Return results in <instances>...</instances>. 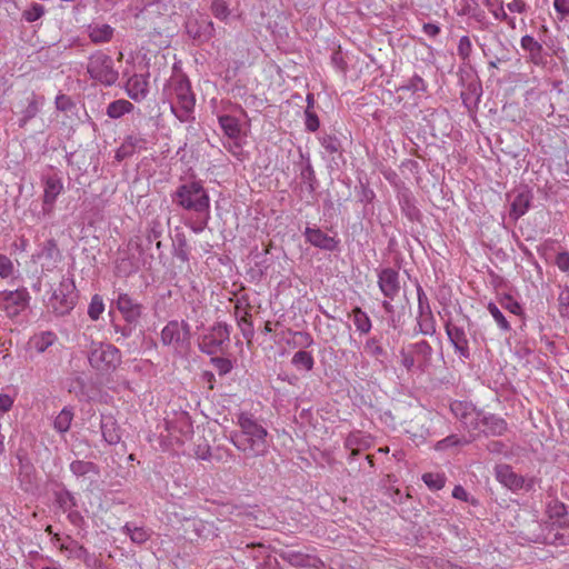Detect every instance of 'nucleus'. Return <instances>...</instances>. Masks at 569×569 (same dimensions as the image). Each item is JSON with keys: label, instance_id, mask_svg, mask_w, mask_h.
I'll return each instance as SVG.
<instances>
[{"label": "nucleus", "instance_id": "27", "mask_svg": "<svg viewBox=\"0 0 569 569\" xmlns=\"http://www.w3.org/2000/svg\"><path fill=\"white\" fill-rule=\"evenodd\" d=\"M149 83L144 76L133 74L126 83L128 96L134 101H142L149 92Z\"/></svg>", "mask_w": 569, "mask_h": 569}, {"label": "nucleus", "instance_id": "11", "mask_svg": "<svg viewBox=\"0 0 569 569\" xmlns=\"http://www.w3.org/2000/svg\"><path fill=\"white\" fill-rule=\"evenodd\" d=\"M378 287L386 298L382 301V309L386 313L392 315L395 312V308L391 305V301L399 295L401 286H400V277L398 270L387 267L382 268L378 271Z\"/></svg>", "mask_w": 569, "mask_h": 569}, {"label": "nucleus", "instance_id": "33", "mask_svg": "<svg viewBox=\"0 0 569 569\" xmlns=\"http://www.w3.org/2000/svg\"><path fill=\"white\" fill-rule=\"evenodd\" d=\"M223 133L231 140H239L241 136V126L239 119L230 114H222L218 118Z\"/></svg>", "mask_w": 569, "mask_h": 569}, {"label": "nucleus", "instance_id": "59", "mask_svg": "<svg viewBox=\"0 0 569 569\" xmlns=\"http://www.w3.org/2000/svg\"><path fill=\"white\" fill-rule=\"evenodd\" d=\"M423 482L431 490H440L445 487L446 478L439 473L428 472L422 476Z\"/></svg>", "mask_w": 569, "mask_h": 569}, {"label": "nucleus", "instance_id": "42", "mask_svg": "<svg viewBox=\"0 0 569 569\" xmlns=\"http://www.w3.org/2000/svg\"><path fill=\"white\" fill-rule=\"evenodd\" d=\"M133 104L124 99L114 100L107 107L109 118L119 119L133 110Z\"/></svg>", "mask_w": 569, "mask_h": 569}, {"label": "nucleus", "instance_id": "64", "mask_svg": "<svg viewBox=\"0 0 569 569\" xmlns=\"http://www.w3.org/2000/svg\"><path fill=\"white\" fill-rule=\"evenodd\" d=\"M315 343L312 336L307 331L293 332V345L300 348H309Z\"/></svg>", "mask_w": 569, "mask_h": 569}, {"label": "nucleus", "instance_id": "14", "mask_svg": "<svg viewBox=\"0 0 569 569\" xmlns=\"http://www.w3.org/2000/svg\"><path fill=\"white\" fill-rule=\"evenodd\" d=\"M186 32L197 46L209 42L216 34L214 23L204 16L190 18L186 22Z\"/></svg>", "mask_w": 569, "mask_h": 569}, {"label": "nucleus", "instance_id": "61", "mask_svg": "<svg viewBox=\"0 0 569 569\" xmlns=\"http://www.w3.org/2000/svg\"><path fill=\"white\" fill-rule=\"evenodd\" d=\"M418 297V315L432 312L429 299L419 282L416 284Z\"/></svg>", "mask_w": 569, "mask_h": 569}, {"label": "nucleus", "instance_id": "17", "mask_svg": "<svg viewBox=\"0 0 569 569\" xmlns=\"http://www.w3.org/2000/svg\"><path fill=\"white\" fill-rule=\"evenodd\" d=\"M42 210L44 214H50L59 194L63 191V182L57 173L43 174Z\"/></svg>", "mask_w": 569, "mask_h": 569}, {"label": "nucleus", "instance_id": "62", "mask_svg": "<svg viewBox=\"0 0 569 569\" xmlns=\"http://www.w3.org/2000/svg\"><path fill=\"white\" fill-rule=\"evenodd\" d=\"M210 361L220 376L229 373L233 368L232 361L228 358L212 357Z\"/></svg>", "mask_w": 569, "mask_h": 569}, {"label": "nucleus", "instance_id": "25", "mask_svg": "<svg viewBox=\"0 0 569 569\" xmlns=\"http://www.w3.org/2000/svg\"><path fill=\"white\" fill-rule=\"evenodd\" d=\"M479 425L483 426L482 433L491 437H500L508 430V423L503 418L483 411H481Z\"/></svg>", "mask_w": 569, "mask_h": 569}, {"label": "nucleus", "instance_id": "16", "mask_svg": "<svg viewBox=\"0 0 569 569\" xmlns=\"http://www.w3.org/2000/svg\"><path fill=\"white\" fill-rule=\"evenodd\" d=\"M278 556L292 567L323 569L325 562L313 553L296 550L293 548H283L278 551Z\"/></svg>", "mask_w": 569, "mask_h": 569}, {"label": "nucleus", "instance_id": "53", "mask_svg": "<svg viewBox=\"0 0 569 569\" xmlns=\"http://www.w3.org/2000/svg\"><path fill=\"white\" fill-rule=\"evenodd\" d=\"M60 548L62 550L69 551L71 557L79 559V560L87 561V559L90 556L88 549L84 546L79 545L78 541L72 540V539H70L69 546L61 545Z\"/></svg>", "mask_w": 569, "mask_h": 569}, {"label": "nucleus", "instance_id": "23", "mask_svg": "<svg viewBox=\"0 0 569 569\" xmlns=\"http://www.w3.org/2000/svg\"><path fill=\"white\" fill-rule=\"evenodd\" d=\"M147 149V140L141 134H129L116 150L114 159L118 162L131 157L137 151Z\"/></svg>", "mask_w": 569, "mask_h": 569}, {"label": "nucleus", "instance_id": "44", "mask_svg": "<svg viewBox=\"0 0 569 569\" xmlns=\"http://www.w3.org/2000/svg\"><path fill=\"white\" fill-rule=\"evenodd\" d=\"M473 440H475V437L466 438V437H460L458 435H450V436L439 440L436 443L435 449L440 451V450H446L451 447H462V446L471 443Z\"/></svg>", "mask_w": 569, "mask_h": 569}, {"label": "nucleus", "instance_id": "36", "mask_svg": "<svg viewBox=\"0 0 569 569\" xmlns=\"http://www.w3.org/2000/svg\"><path fill=\"white\" fill-rule=\"evenodd\" d=\"M351 318L356 330L360 335H368L371 331L372 322L368 313L360 307H355L351 311Z\"/></svg>", "mask_w": 569, "mask_h": 569}, {"label": "nucleus", "instance_id": "5", "mask_svg": "<svg viewBox=\"0 0 569 569\" xmlns=\"http://www.w3.org/2000/svg\"><path fill=\"white\" fill-rule=\"evenodd\" d=\"M447 337L455 349V353L462 361L471 359V347L468 335L471 336L473 343H477L476 332H472V322L468 316L461 320L448 319L445 322Z\"/></svg>", "mask_w": 569, "mask_h": 569}, {"label": "nucleus", "instance_id": "48", "mask_svg": "<svg viewBox=\"0 0 569 569\" xmlns=\"http://www.w3.org/2000/svg\"><path fill=\"white\" fill-rule=\"evenodd\" d=\"M365 351L381 362V358H385L387 356V351L381 346L380 338L376 336L367 339V341L365 342Z\"/></svg>", "mask_w": 569, "mask_h": 569}, {"label": "nucleus", "instance_id": "40", "mask_svg": "<svg viewBox=\"0 0 569 569\" xmlns=\"http://www.w3.org/2000/svg\"><path fill=\"white\" fill-rule=\"evenodd\" d=\"M416 331L420 332L423 336H433L437 331L436 329V319L432 312L421 313L417 316V327Z\"/></svg>", "mask_w": 569, "mask_h": 569}, {"label": "nucleus", "instance_id": "7", "mask_svg": "<svg viewBox=\"0 0 569 569\" xmlns=\"http://www.w3.org/2000/svg\"><path fill=\"white\" fill-rule=\"evenodd\" d=\"M144 249L139 238L130 239L123 249H119L114 261V272L118 277H129L143 264Z\"/></svg>", "mask_w": 569, "mask_h": 569}, {"label": "nucleus", "instance_id": "50", "mask_svg": "<svg viewBox=\"0 0 569 569\" xmlns=\"http://www.w3.org/2000/svg\"><path fill=\"white\" fill-rule=\"evenodd\" d=\"M40 257L57 262L61 258L60 250L54 239H48L42 243Z\"/></svg>", "mask_w": 569, "mask_h": 569}, {"label": "nucleus", "instance_id": "12", "mask_svg": "<svg viewBox=\"0 0 569 569\" xmlns=\"http://www.w3.org/2000/svg\"><path fill=\"white\" fill-rule=\"evenodd\" d=\"M30 300V293L24 287L0 291V309L10 319H14L26 311L29 308Z\"/></svg>", "mask_w": 569, "mask_h": 569}, {"label": "nucleus", "instance_id": "60", "mask_svg": "<svg viewBox=\"0 0 569 569\" xmlns=\"http://www.w3.org/2000/svg\"><path fill=\"white\" fill-rule=\"evenodd\" d=\"M46 12V9L42 4L31 3V6L26 9L22 13V17L28 22H34L39 20Z\"/></svg>", "mask_w": 569, "mask_h": 569}, {"label": "nucleus", "instance_id": "32", "mask_svg": "<svg viewBox=\"0 0 569 569\" xmlns=\"http://www.w3.org/2000/svg\"><path fill=\"white\" fill-rule=\"evenodd\" d=\"M460 16H467L473 19L482 29L487 27L488 22L486 12L481 9L477 0H460Z\"/></svg>", "mask_w": 569, "mask_h": 569}, {"label": "nucleus", "instance_id": "41", "mask_svg": "<svg viewBox=\"0 0 569 569\" xmlns=\"http://www.w3.org/2000/svg\"><path fill=\"white\" fill-rule=\"evenodd\" d=\"M121 530L123 533L130 537V540L133 543L137 545H142L150 538V533L147 529L143 527H137L132 522H127Z\"/></svg>", "mask_w": 569, "mask_h": 569}, {"label": "nucleus", "instance_id": "37", "mask_svg": "<svg viewBox=\"0 0 569 569\" xmlns=\"http://www.w3.org/2000/svg\"><path fill=\"white\" fill-rule=\"evenodd\" d=\"M54 501L57 506L63 511H68L73 508H78V500L74 497V495L67 489L66 487H62L60 490H57L53 492Z\"/></svg>", "mask_w": 569, "mask_h": 569}, {"label": "nucleus", "instance_id": "38", "mask_svg": "<svg viewBox=\"0 0 569 569\" xmlns=\"http://www.w3.org/2000/svg\"><path fill=\"white\" fill-rule=\"evenodd\" d=\"M321 147L329 153L335 154L337 153L339 158H342L343 154V147L341 139L336 136L335 133H327L325 132L319 138Z\"/></svg>", "mask_w": 569, "mask_h": 569}, {"label": "nucleus", "instance_id": "10", "mask_svg": "<svg viewBox=\"0 0 569 569\" xmlns=\"http://www.w3.org/2000/svg\"><path fill=\"white\" fill-rule=\"evenodd\" d=\"M190 329V325L184 320L169 321L161 330L162 345L179 352L188 350L191 340Z\"/></svg>", "mask_w": 569, "mask_h": 569}, {"label": "nucleus", "instance_id": "46", "mask_svg": "<svg viewBox=\"0 0 569 569\" xmlns=\"http://www.w3.org/2000/svg\"><path fill=\"white\" fill-rule=\"evenodd\" d=\"M68 391L74 395L79 400L88 398L87 383L81 376H76L68 380Z\"/></svg>", "mask_w": 569, "mask_h": 569}, {"label": "nucleus", "instance_id": "55", "mask_svg": "<svg viewBox=\"0 0 569 569\" xmlns=\"http://www.w3.org/2000/svg\"><path fill=\"white\" fill-rule=\"evenodd\" d=\"M547 512L550 519L560 520L567 516V506L559 500H551L547 505Z\"/></svg>", "mask_w": 569, "mask_h": 569}, {"label": "nucleus", "instance_id": "39", "mask_svg": "<svg viewBox=\"0 0 569 569\" xmlns=\"http://www.w3.org/2000/svg\"><path fill=\"white\" fill-rule=\"evenodd\" d=\"M73 417H74L73 408L70 407V406L64 407L59 412V415L54 418L53 428L59 433L68 432L70 427H71V422L73 420Z\"/></svg>", "mask_w": 569, "mask_h": 569}, {"label": "nucleus", "instance_id": "47", "mask_svg": "<svg viewBox=\"0 0 569 569\" xmlns=\"http://www.w3.org/2000/svg\"><path fill=\"white\" fill-rule=\"evenodd\" d=\"M56 340V333H53L52 331H43L40 335L33 337L32 343L38 352H44L49 347H51L54 343Z\"/></svg>", "mask_w": 569, "mask_h": 569}, {"label": "nucleus", "instance_id": "49", "mask_svg": "<svg viewBox=\"0 0 569 569\" xmlns=\"http://www.w3.org/2000/svg\"><path fill=\"white\" fill-rule=\"evenodd\" d=\"M428 84L427 82L417 73H415L407 83L400 86L397 90L398 91H410L412 93L418 92H427Z\"/></svg>", "mask_w": 569, "mask_h": 569}, {"label": "nucleus", "instance_id": "43", "mask_svg": "<svg viewBox=\"0 0 569 569\" xmlns=\"http://www.w3.org/2000/svg\"><path fill=\"white\" fill-rule=\"evenodd\" d=\"M291 365L297 370L311 371L315 366V359L311 352L299 350L292 356Z\"/></svg>", "mask_w": 569, "mask_h": 569}, {"label": "nucleus", "instance_id": "51", "mask_svg": "<svg viewBox=\"0 0 569 569\" xmlns=\"http://www.w3.org/2000/svg\"><path fill=\"white\" fill-rule=\"evenodd\" d=\"M239 319H237L238 321V326L242 332V336L250 340L253 335H254V329H253V322H252V316L250 313V311H243L242 315H239Z\"/></svg>", "mask_w": 569, "mask_h": 569}, {"label": "nucleus", "instance_id": "56", "mask_svg": "<svg viewBox=\"0 0 569 569\" xmlns=\"http://www.w3.org/2000/svg\"><path fill=\"white\" fill-rule=\"evenodd\" d=\"M104 310L103 299L100 295H94L88 307V316L91 320L96 321L100 318Z\"/></svg>", "mask_w": 569, "mask_h": 569}, {"label": "nucleus", "instance_id": "52", "mask_svg": "<svg viewBox=\"0 0 569 569\" xmlns=\"http://www.w3.org/2000/svg\"><path fill=\"white\" fill-rule=\"evenodd\" d=\"M162 231L163 230H162L161 222L157 219L151 220L148 223V228H147V234H146L147 241L149 243L157 241L156 246L158 249H160L161 241L159 240V238L162 236Z\"/></svg>", "mask_w": 569, "mask_h": 569}, {"label": "nucleus", "instance_id": "4", "mask_svg": "<svg viewBox=\"0 0 569 569\" xmlns=\"http://www.w3.org/2000/svg\"><path fill=\"white\" fill-rule=\"evenodd\" d=\"M87 358L90 367L101 376L114 372L122 362L121 351L113 345L92 341Z\"/></svg>", "mask_w": 569, "mask_h": 569}, {"label": "nucleus", "instance_id": "24", "mask_svg": "<svg viewBox=\"0 0 569 569\" xmlns=\"http://www.w3.org/2000/svg\"><path fill=\"white\" fill-rule=\"evenodd\" d=\"M521 48L528 53V59L535 66H543L547 62V52L542 44L532 36L526 34L520 39Z\"/></svg>", "mask_w": 569, "mask_h": 569}, {"label": "nucleus", "instance_id": "2", "mask_svg": "<svg viewBox=\"0 0 569 569\" xmlns=\"http://www.w3.org/2000/svg\"><path fill=\"white\" fill-rule=\"evenodd\" d=\"M164 93L170 100L171 111L181 122L193 120L196 94L192 91L191 82L186 73L173 74L167 86Z\"/></svg>", "mask_w": 569, "mask_h": 569}, {"label": "nucleus", "instance_id": "45", "mask_svg": "<svg viewBox=\"0 0 569 569\" xmlns=\"http://www.w3.org/2000/svg\"><path fill=\"white\" fill-rule=\"evenodd\" d=\"M173 257L181 262H189L190 252L184 234H177L173 242Z\"/></svg>", "mask_w": 569, "mask_h": 569}, {"label": "nucleus", "instance_id": "21", "mask_svg": "<svg viewBox=\"0 0 569 569\" xmlns=\"http://www.w3.org/2000/svg\"><path fill=\"white\" fill-rule=\"evenodd\" d=\"M303 237L307 243H310L320 250L336 251L339 249L340 240L336 237L329 236L316 226H307L303 231Z\"/></svg>", "mask_w": 569, "mask_h": 569}, {"label": "nucleus", "instance_id": "58", "mask_svg": "<svg viewBox=\"0 0 569 569\" xmlns=\"http://www.w3.org/2000/svg\"><path fill=\"white\" fill-rule=\"evenodd\" d=\"M457 52H458L459 58L463 62H469L471 53H472V43L468 36H462L459 39Z\"/></svg>", "mask_w": 569, "mask_h": 569}, {"label": "nucleus", "instance_id": "29", "mask_svg": "<svg viewBox=\"0 0 569 569\" xmlns=\"http://www.w3.org/2000/svg\"><path fill=\"white\" fill-rule=\"evenodd\" d=\"M463 87L465 89L460 93L463 104L469 110L477 108L482 96L481 82L478 79L472 78L467 84H463Z\"/></svg>", "mask_w": 569, "mask_h": 569}, {"label": "nucleus", "instance_id": "1", "mask_svg": "<svg viewBox=\"0 0 569 569\" xmlns=\"http://www.w3.org/2000/svg\"><path fill=\"white\" fill-rule=\"evenodd\" d=\"M238 425L240 431L232 432L230 437L236 448L249 457L264 456L268 450L267 429L247 412L238 416Z\"/></svg>", "mask_w": 569, "mask_h": 569}, {"label": "nucleus", "instance_id": "18", "mask_svg": "<svg viewBox=\"0 0 569 569\" xmlns=\"http://www.w3.org/2000/svg\"><path fill=\"white\" fill-rule=\"evenodd\" d=\"M112 303L122 315L126 322L138 323L141 316L143 306L134 298L126 292H118Z\"/></svg>", "mask_w": 569, "mask_h": 569}, {"label": "nucleus", "instance_id": "63", "mask_svg": "<svg viewBox=\"0 0 569 569\" xmlns=\"http://www.w3.org/2000/svg\"><path fill=\"white\" fill-rule=\"evenodd\" d=\"M54 104H56L57 110L62 111V112H68L76 108V103L73 102L71 97H69L64 93H59L56 97Z\"/></svg>", "mask_w": 569, "mask_h": 569}, {"label": "nucleus", "instance_id": "34", "mask_svg": "<svg viewBox=\"0 0 569 569\" xmlns=\"http://www.w3.org/2000/svg\"><path fill=\"white\" fill-rule=\"evenodd\" d=\"M69 468L71 473L77 478H83L89 475H93L96 477L100 476L99 466L92 461L73 460Z\"/></svg>", "mask_w": 569, "mask_h": 569}, {"label": "nucleus", "instance_id": "9", "mask_svg": "<svg viewBox=\"0 0 569 569\" xmlns=\"http://www.w3.org/2000/svg\"><path fill=\"white\" fill-rule=\"evenodd\" d=\"M77 299L74 280L70 277H62L59 287L53 290L49 299V306L57 316L61 317L74 308Z\"/></svg>", "mask_w": 569, "mask_h": 569}, {"label": "nucleus", "instance_id": "20", "mask_svg": "<svg viewBox=\"0 0 569 569\" xmlns=\"http://www.w3.org/2000/svg\"><path fill=\"white\" fill-rule=\"evenodd\" d=\"M301 161L298 163L300 173L299 177L301 179L302 184L299 187V196L302 198L303 193H307L310 197H313L316 190L319 186L318 179L316 177V172L311 164V160L309 154H305L300 152Z\"/></svg>", "mask_w": 569, "mask_h": 569}, {"label": "nucleus", "instance_id": "15", "mask_svg": "<svg viewBox=\"0 0 569 569\" xmlns=\"http://www.w3.org/2000/svg\"><path fill=\"white\" fill-rule=\"evenodd\" d=\"M17 479L19 487L23 492L32 493L38 488V475L36 467L27 453H18Z\"/></svg>", "mask_w": 569, "mask_h": 569}, {"label": "nucleus", "instance_id": "31", "mask_svg": "<svg viewBox=\"0 0 569 569\" xmlns=\"http://www.w3.org/2000/svg\"><path fill=\"white\" fill-rule=\"evenodd\" d=\"M100 429L102 438L108 445H117L120 442V428L112 416L101 417Z\"/></svg>", "mask_w": 569, "mask_h": 569}, {"label": "nucleus", "instance_id": "8", "mask_svg": "<svg viewBox=\"0 0 569 569\" xmlns=\"http://www.w3.org/2000/svg\"><path fill=\"white\" fill-rule=\"evenodd\" d=\"M113 64L111 56L98 50L89 57L87 72L91 79L110 87L114 84L119 78V72L114 69Z\"/></svg>", "mask_w": 569, "mask_h": 569}, {"label": "nucleus", "instance_id": "57", "mask_svg": "<svg viewBox=\"0 0 569 569\" xmlns=\"http://www.w3.org/2000/svg\"><path fill=\"white\" fill-rule=\"evenodd\" d=\"M489 313L492 316V318L496 320L499 328L503 331H510L511 327L509 321L506 319L501 310L495 305L493 302H489L487 307Z\"/></svg>", "mask_w": 569, "mask_h": 569}, {"label": "nucleus", "instance_id": "3", "mask_svg": "<svg viewBox=\"0 0 569 569\" xmlns=\"http://www.w3.org/2000/svg\"><path fill=\"white\" fill-rule=\"evenodd\" d=\"M171 200L177 207L189 212L207 213V211H210V197L199 180L181 183L171 193Z\"/></svg>", "mask_w": 569, "mask_h": 569}, {"label": "nucleus", "instance_id": "30", "mask_svg": "<svg viewBox=\"0 0 569 569\" xmlns=\"http://www.w3.org/2000/svg\"><path fill=\"white\" fill-rule=\"evenodd\" d=\"M88 37L94 44L108 43L114 36V28L108 23L92 22L87 27Z\"/></svg>", "mask_w": 569, "mask_h": 569}, {"label": "nucleus", "instance_id": "13", "mask_svg": "<svg viewBox=\"0 0 569 569\" xmlns=\"http://www.w3.org/2000/svg\"><path fill=\"white\" fill-rule=\"evenodd\" d=\"M230 341V327L224 322H218L202 337L199 348L207 355H216L223 351V347Z\"/></svg>", "mask_w": 569, "mask_h": 569}, {"label": "nucleus", "instance_id": "6", "mask_svg": "<svg viewBox=\"0 0 569 569\" xmlns=\"http://www.w3.org/2000/svg\"><path fill=\"white\" fill-rule=\"evenodd\" d=\"M433 348L427 340H419L403 346L400 351V363L408 371L426 372L431 366Z\"/></svg>", "mask_w": 569, "mask_h": 569}, {"label": "nucleus", "instance_id": "54", "mask_svg": "<svg viewBox=\"0 0 569 569\" xmlns=\"http://www.w3.org/2000/svg\"><path fill=\"white\" fill-rule=\"evenodd\" d=\"M210 10L214 18L221 21H226L231 13L229 4L226 0H213L211 2Z\"/></svg>", "mask_w": 569, "mask_h": 569}, {"label": "nucleus", "instance_id": "19", "mask_svg": "<svg viewBox=\"0 0 569 569\" xmlns=\"http://www.w3.org/2000/svg\"><path fill=\"white\" fill-rule=\"evenodd\" d=\"M450 411L465 428L469 430H475L478 428L481 411H476V408L471 403L467 401L455 400L450 403Z\"/></svg>", "mask_w": 569, "mask_h": 569}, {"label": "nucleus", "instance_id": "35", "mask_svg": "<svg viewBox=\"0 0 569 569\" xmlns=\"http://www.w3.org/2000/svg\"><path fill=\"white\" fill-rule=\"evenodd\" d=\"M546 540L556 547L569 546V525L560 523L558 527H553L548 532Z\"/></svg>", "mask_w": 569, "mask_h": 569}, {"label": "nucleus", "instance_id": "22", "mask_svg": "<svg viewBox=\"0 0 569 569\" xmlns=\"http://www.w3.org/2000/svg\"><path fill=\"white\" fill-rule=\"evenodd\" d=\"M495 475L497 480L510 489L513 492H517L522 489L525 486V478L518 473H516L511 466L502 463L497 465L495 468Z\"/></svg>", "mask_w": 569, "mask_h": 569}, {"label": "nucleus", "instance_id": "28", "mask_svg": "<svg viewBox=\"0 0 569 569\" xmlns=\"http://www.w3.org/2000/svg\"><path fill=\"white\" fill-rule=\"evenodd\" d=\"M532 199L533 196L530 190L523 189L519 191L511 201L509 211L510 218L518 220L520 217H522L531 207Z\"/></svg>", "mask_w": 569, "mask_h": 569}, {"label": "nucleus", "instance_id": "26", "mask_svg": "<svg viewBox=\"0 0 569 569\" xmlns=\"http://www.w3.org/2000/svg\"><path fill=\"white\" fill-rule=\"evenodd\" d=\"M398 201L401 212L411 221H420L422 213L416 204V199L409 189H403L398 193Z\"/></svg>", "mask_w": 569, "mask_h": 569}]
</instances>
